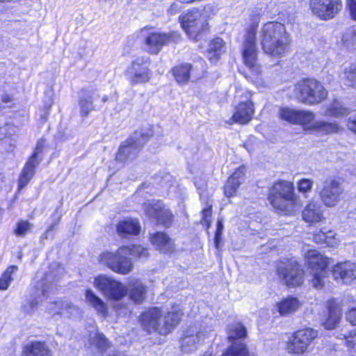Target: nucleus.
Instances as JSON below:
<instances>
[{"mask_svg": "<svg viewBox=\"0 0 356 356\" xmlns=\"http://www.w3.org/2000/svg\"><path fill=\"white\" fill-rule=\"evenodd\" d=\"M254 114V105L250 100L242 101L235 108L233 116L227 122L228 124L238 123L248 124L252 118Z\"/></svg>", "mask_w": 356, "mask_h": 356, "instance_id": "23", "label": "nucleus"}, {"mask_svg": "<svg viewBox=\"0 0 356 356\" xmlns=\"http://www.w3.org/2000/svg\"><path fill=\"white\" fill-rule=\"evenodd\" d=\"M33 225L28 220H20L16 225L15 234L19 236H25L31 229Z\"/></svg>", "mask_w": 356, "mask_h": 356, "instance_id": "48", "label": "nucleus"}, {"mask_svg": "<svg viewBox=\"0 0 356 356\" xmlns=\"http://www.w3.org/2000/svg\"><path fill=\"white\" fill-rule=\"evenodd\" d=\"M327 317L324 322V327L327 330L334 329L341 317V309L339 304L334 299L327 302Z\"/></svg>", "mask_w": 356, "mask_h": 356, "instance_id": "27", "label": "nucleus"}, {"mask_svg": "<svg viewBox=\"0 0 356 356\" xmlns=\"http://www.w3.org/2000/svg\"><path fill=\"white\" fill-rule=\"evenodd\" d=\"M151 59L147 56H138L134 60L127 69V76L131 85L147 83L152 78L149 68Z\"/></svg>", "mask_w": 356, "mask_h": 356, "instance_id": "14", "label": "nucleus"}, {"mask_svg": "<svg viewBox=\"0 0 356 356\" xmlns=\"http://www.w3.org/2000/svg\"><path fill=\"white\" fill-rule=\"evenodd\" d=\"M181 23L187 35L196 41L200 40L202 34L208 29V24L203 20L197 9L191 10L184 15Z\"/></svg>", "mask_w": 356, "mask_h": 356, "instance_id": "16", "label": "nucleus"}, {"mask_svg": "<svg viewBox=\"0 0 356 356\" xmlns=\"http://www.w3.org/2000/svg\"><path fill=\"white\" fill-rule=\"evenodd\" d=\"M310 7L312 13L321 19L333 18L341 9V0H312Z\"/></svg>", "mask_w": 356, "mask_h": 356, "instance_id": "19", "label": "nucleus"}, {"mask_svg": "<svg viewBox=\"0 0 356 356\" xmlns=\"http://www.w3.org/2000/svg\"><path fill=\"white\" fill-rule=\"evenodd\" d=\"M294 95L299 102L314 106L319 104L327 98V91L318 80L307 78L297 82Z\"/></svg>", "mask_w": 356, "mask_h": 356, "instance_id": "5", "label": "nucleus"}, {"mask_svg": "<svg viewBox=\"0 0 356 356\" xmlns=\"http://www.w3.org/2000/svg\"><path fill=\"white\" fill-rule=\"evenodd\" d=\"M42 148L43 142H38L33 154L26 162L20 174L18 181L19 189H22L25 187L33 177L35 174V169L40 161L38 159L37 156L38 154L42 152Z\"/></svg>", "mask_w": 356, "mask_h": 356, "instance_id": "20", "label": "nucleus"}, {"mask_svg": "<svg viewBox=\"0 0 356 356\" xmlns=\"http://www.w3.org/2000/svg\"><path fill=\"white\" fill-rule=\"evenodd\" d=\"M141 35L145 51L152 55H157L164 46L180 40V35L176 32H158L152 27L143 28Z\"/></svg>", "mask_w": 356, "mask_h": 356, "instance_id": "8", "label": "nucleus"}, {"mask_svg": "<svg viewBox=\"0 0 356 356\" xmlns=\"http://www.w3.org/2000/svg\"><path fill=\"white\" fill-rule=\"evenodd\" d=\"M202 217L203 219L205 221H207V218L210 217L211 215V205H210L209 207L204 209L202 211Z\"/></svg>", "mask_w": 356, "mask_h": 356, "instance_id": "54", "label": "nucleus"}, {"mask_svg": "<svg viewBox=\"0 0 356 356\" xmlns=\"http://www.w3.org/2000/svg\"><path fill=\"white\" fill-rule=\"evenodd\" d=\"M151 243L156 248L163 253L170 254L175 250L172 239L164 232H156L150 237Z\"/></svg>", "mask_w": 356, "mask_h": 356, "instance_id": "29", "label": "nucleus"}, {"mask_svg": "<svg viewBox=\"0 0 356 356\" xmlns=\"http://www.w3.org/2000/svg\"><path fill=\"white\" fill-rule=\"evenodd\" d=\"M222 230H223L222 222L221 220H218L217 222V228H216V232L215 238H214L215 245L217 249L219 248V245H220V243L221 241V236L222 234Z\"/></svg>", "mask_w": 356, "mask_h": 356, "instance_id": "50", "label": "nucleus"}, {"mask_svg": "<svg viewBox=\"0 0 356 356\" xmlns=\"http://www.w3.org/2000/svg\"><path fill=\"white\" fill-rule=\"evenodd\" d=\"M259 40L264 54L273 58H280L287 53L291 41L284 24L278 22L265 23L259 31Z\"/></svg>", "mask_w": 356, "mask_h": 356, "instance_id": "1", "label": "nucleus"}, {"mask_svg": "<svg viewBox=\"0 0 356 356\" xmlns=\"http://www.w3.org/2000/svg\"><path fill=\"white\" fill-rule=\"evenodd\" d=\"M145 211L148 216L156 219L157 222L168 227L172 225L173 215L167 208H165L161 202L156 204H145Z\"/></svg>", "mask_w": 356, "mask_h": 356, "instance_id": "21", "label": "nucleus"}, {"mask_svg": "<svg viewBox=\"0 0 356 356\" xmlns=\"http://www.w3.org/2000/svg\"><path fill=\"white\" fill-rule=\"evenodd\" d=\"M56 225V224L51 225L48 228L47 232H50V231L53 230L54 227V225Z\"/></svg>", "mask_w": 356, "mask_h": 356, "instance_id": "60", "label": "nucleus"}, {"mask_svg": "<svg viewBox=\"0 0 356 356\" xmlns=\"http://www.w3.org/2000/svg\"><path fill=\"white\" fill-rule=\"evenodd\" d=\"M246 335V329L242 323L237 322L230 325L227 330V338L233 343L222 356H256L248 351L246 345L241 341Z\"/></svg>", "mask_w": 356, "mask_h": 356, "instance_id": "10", "label": "nucleus"}, {"mask_svg": "<svg viewBox=\"0 0 356 356\" xmlns=\"http://www.w3.org/2000/svg\"><path fill=\"white\" fill-rule=\"evenodd\" d=\"M343 332L339 334L337 337L345 340L346 344L349 348H356V330L351 331L342 330Z\"/></svg>", "mask_w": 356, "mask_h": 356, "instance_id": "45", "label": "nucleus"}, {"mask_svg": "<svg viewBox=\"0 0 356 356\" xmlns=\"http://www.w3.org/2000/svg\"><path fill=\"white\" fill-rule=\"evenodd\" d=\"M225 51V43L220 38L211 40L207 51V57L212 62L218 60L222 54Z\"/></svg>", "mask_w": 356, "mask_h": 356, "instance_id": "37", "label": "nucleus"}, {"mask_svg": "<svg viewBox=\"0 0 356 356\" xmlns=\"http://www.w3.org/2000/svg\"><path fill=\"white\" fill-rule=\"evenodd\" d=\"M346 318L352 325H356V305L348 309Z\"/></svg>", "mask_w": 356, "mask_h": 356, "instance_id": "52", "label": "nucleus"}, {"mask_svg": "<svg viewBox=\"0 0 356 356\" xmlns=\"http://www.w3.org/2000/svg\"><path fill=\"white\" fill-rule=\"evenodd\" d=\"M51 289V284L49 281L48 275L45 277L37 284L35 287V293L34 294V300L31 302V307L38 305L46 300L49 293Z\"/></svg>", "mask_w": 356, "mask_h": 356, "instance_id": "34", "label": "nucleus"}, {"mask_svg": "<svg viewBox=\"0 0 356 356\" xmlns=\"http://www.w3.org/2000/svg\"><path fill=\"white\" fill-rule=\"evenodd\" d=\"M51 104H52V101L50 99L49 102H48V104H46V107L49 109L51 106Z\"/></svg>", "mask_w": 356, "mask_h": 356, "instance_id": "59", "label": "nucleus"}, {"mask_svg": "<svg viewBox=\"0 0 356 356\" xmlns=\"http://www.w3.org/2000/svg\"><path fill=\"white\" fill-rule=\"evenodd\" d=\"M183 314L182 309L179 305H173L165 312L161 309L158 333L161 335H166L172 332L179 324Z\"/></svg>", "mask_w": 356, "mask_h": 356, "instance_id": "17", "label": "nucleus"}, {"mask_svg": "<svg viewBox=\"0 0 356 356\" xmlns=\"http://www.w3.org/2000/svg\"><path fill=\"white\" fill-rule=\"evenodd\" d=\"M108 100V97L107 95H104L103 97H102V101L105 103Z\"/></svg>", "mask_w": 356, "mask_h": 356, "instance_id": "58", "label": "nucleus"}, {"mask_svg": "<svg viewBox=\"0 0 356 356\" xmlns=\"http://www.w3.org/2000/svg\"><path fill=\"white\" fill-rule=\"evenodd\" d=\"M140 232V225L136 219H127L118 222L117 232L121 237H127L131 235H138Z\"/></svg>", "mask_w": 356, "mask_h": 356, "instance_id": "32", "label": "nucleus"}, {"mask_svg": "<svg viewBox=\"0 0 356 356\" xmlns=\"http://www.w3.org/2000/svg\"><path fill=\"white\" fill-rule=\"evenodd\" d=\"M314 240L317 243H324L329 246H334L338 243L332 232H330L327 234L321 232L320 234L315 235Z\"/></svg>", "mask_w": 356, "mask_h": 356, "instance_id": "46", "label": "nucleus"}, {"mask_svg": "<svg viewBox=\"0 0 356 356\" xmlns=\"http://www.w3.org/2000/svg\"><path fill=\"white\" fill-rule=\"evenodd\" d=\"M129 256L137 258H147L148 250L141 245H127L119 248L115 252H106L100 254L99 262L106 265L113 272L121 275L129 273L134 268L131 259Z\"/></svg>", "mask_w": 356, "mask_h": 356, "instance_id": "2", "label": "nucleus"}, {"mask_svg": "<svg viewBox=\"0 0 356 356\" xmlns=\"http://www.w3.org/2000/svg\"><path fill=\"white\" fill-rule=\"evenodd\" d=\"M318 331L305 328L296 331L289 339L286 349L289 353L300 355L305 353L310 344L318 337Z\"/></svg>", "mask_w": 356, "mask_h": 356, "instance_id": "15", "label": "nucleus"}, {"mask_svg": "<svg viewBox=\"0 0 356 356\" xmlns=\"http://www.w3.org/2000/svg\"><path fill=\"white\" fill-rule=\"evenodd\" d=\"M22 356H51V353L44 343L35 341L25 347Z\"/></svg>", "mask_w": 356, "mask_h": 356, "instance_id": "36", "label": "nucleus"}, {"mask_svg": "<svg viewBox=\"0 0 356 356\" xmlns=\"http://www.w3.org/2000/svg\"><path fill=\"white\" fill-rule=\"evenodd\" d=\"M259 15L250 16L251 24L247 28L242 45V56L245 65L255 74H259L261 67L257 62L258 50L256 44V34L259 23Z\"/></svg>", "mask_w": 356, "mask_h": 356, "instance_id": "4", "label": "nucleus"}, {"mask_svg": "<svg viewBox=\"0 0 356 356\" xmlns=\"http://www.w3.org/2000/svg\"><path fill=\"white\" fill-rule=\"evenodd\" d=\"M347 127L349 130L356 134V114L348 118Z\"/></svg>", "mask_w": 356, "mask_h": 356, "instance_id": "53", "label": "nucleus"}, {"mask_svg": "<svg viewBox=\"0 0 356 356\" xmlns=\"http://www.w3.org/2000/svg\"><path fill=\"white\" fill-rule=\"evenodd\" d=\"M316 115L307 110H298L296 124L304 127L305 131L314 132L321 136L336 134L341 132L343 128L337 121H314Z\"/></svg>", "mask_w": 356, "mask_h": 356, "instance_id": "6", "label": "nucleus"}, {"mask_svg": "<svg viewBox=\"0 0 356 356\" xmlns=\"http://www.w3.org/2000/svg\"><path fill=\"white\" fill-rule=\"evenodd\" d=\"M127 287L130 299L135 303H142L146 298V286L141 281L138 280H131Z\"/></svg>", "mask_w": 356, "mask_h": 356, "instance_id": "31", "label": "nucleus"}, {"mask_svg": "<svg viewBox=\"0 0 356 356\" xmlns=\"http://www.w3.org/2000/svg\"><path fill=\"white\" fill-rule=\"evenodd\" d=\"M152 135V131L149 129L136 131L129 138L121 143L116 153V161L120 163H126L135 159Z\"/></svg>", "mask_w": 356, "mask_h": 356, "instance_id": "7", "label": "nucleus"}, {"mask_svg": "<svg viewBox=\"0 0 356 356\" xmlns=\"http://www.w3.org/2000/svg\"><path fill=\"white\" fill-rule=\"evenodd\" d=\"M17 266H11L7 268L0 278V289L6 290L13 280V275L17 271Z\"/></svg>", "mask_w": 356, "mask_h": 356, "instance_id": "41", "label": "nucleus"}, {"mask_svg": "<svg viewBox=\"0 0 356 356\" xmlns=\"http://www.w3.org/2000/svg\"><path fill=\"white\" fill-rule=\"evenodd\" d=\"M313 181L309 179H302L298 183V189L300 193H307L312 191Z\"/></svg>", "mask_w": 356, "mask_h": 356, "instance_id": "49", "label": "nucleus"}, {"mask_svg": "<svg viewBox=\"0 0 356 356\" xmlns=\"http://www.w3.org/2000/svg\"><path fill=\"white\" fill-rule=\"evenodd\" d=\"M86 302L99 315L105 318L108 314L106 304L92 289H87L85 293Z\"/></svg>", "mask_w": 356, "mask_h": 356, "instance_id": "33", "label": "nucleus"}, {"mask_svg": "<svg viewBox=\"0 0 356 356\" xmlns=\"http://www.w3.org/2000/svg\"><path fill=\"white\" fill-rule=\"evenodd\" d=\"M302 218L310 224L322 221L324 218L321 204L316 201L310 202L302 211Z\"/></svg>", "mask_w": 356, "mask_h": 356, "instance_id": "30", "label": "nucleus"}, {"mask_svg": "<svg viewBox=\"0 0 356 356\" xmlns=\"http://www.w3.org/2000/svg\"><path fill=\"white\" fill-rule=\"evenodd\" d=\"M179 1L181 3H191V2L194 1L195 0H179Z\"/></svg>", "mask_w": 356, "mask_h": 356, "instance_id": "57", "label": "nucleus"}, {"mask_svg": "<svg viewBox=\"0 0 356 356\" xmlns=\"http://www.w3.org/2000/svg\"><path fill=\"white\" fill-rule=\"evenodd\" d=\"M91 344L95 346L100 350H104L108 347V341L103 334L95 333L91 337Z\"/></svg>", "mask_w": 356, "mask_h": 356, "instance_id": "47", "label": "nucleus"}, {"mask_svg": "<svg viewBox=\"0 0 356 356\" xmlns=\"http://www.w3.org/2000/svg\"><path fill=\"white\" fill-rule=\"evenodd\" d=\"M300 306L297 298L289 296L277 302L276 307L281 316H286L296 312Z\"/></svg>", "mask_w": 356, "mask_h": 356, "instance_id": "35", "label": "nucleus"}, {"mask_svg": "<svg viewBox=\"0 0 356 356\" xmlns=\"http://www.w3.org/2000/svg\"><path fill=\"white\" fill-rule=\"evenodd\" d=\"M297 113L298 110L289 107H282L278 111V115L280 119L293 124H296Z\"/></svg>", "mask_w": 356, "mask_h": 356, "instance_id": "42", "label": "nucleus"}, {"mask_svg": "<svg viewBox=\"0 0 356 356\" xmlns=\"http://www.w3.org/2000/svg\"><path fill=\"white\" fill-rule=\"evenodd\" d=\"M346 7L350 18L356 21V0H346Z\"/></svg>", "mask_w": 356, "mask_h": 356, "instance_id": "51", "label": "nucleus"}, {"mask_svg": "<svg viewBox=\"0 0 356 356\" xmlns=\"http://www.w3.org/2000/svg\"><path fill=\"white\" fill-rule=\"evenodd\" d=\"M94 286L112 300H120L127 294V287L111 277L101 275L95 278Z\"/></svg>", "mask_w": 356, "mask_h": 356, "instance_id": "12", "label": "nucleus"}, {"mask_svg": "<svg viewBox=\"0 0 356 356\" xmlns=\"http://www.w3.org/2000/svg\"><path fill=\"white\" fill-rule=\"evenodd\" d=\"M209 335L205 328L202 329L197 325L188 327L183 334L181 339V349L184 353H191L195 350L199 344Z\"/></svg>", "mask_w": 356, "mask_h": 356, "instance_id": "18", "label": "nucleus"}, {"mask_svg": "<svg viewBox=\"0 0 356 356\" xmlns=\"http://www.w3.org/2000/svg\"><path fill=\"white\" fill-rule=\"evenodd\" d=\"M13 101V97L8 95V94H4L3 96H2V102L5 104H8V103H10L11 102Z\"/></svg>", "mask_w": 356, "mask_h": 356, "instance_id": "55", "label": "nucleus"}, {"mask_svg": "<svg viewBox=\"0 0 356 356\" xmlns=\"http://www.w3.org/2000/svg\"><path fill=\"white\" fill-rule=\"evenodd\" d=\"M161 317V308L153 307L143 312L140 316V322L143 328L147 332H157L159 318Z\"/></svg>", "mask_w": 356, "mask_h": 356, "instance_id": "24", "label": "nucleus"}, {"mask_svg": "<svg viewBox=\"0 0 356 356\" xmlns=\"http://www.w3.org/2000/svg\"><path fill=\"white\" fill-rule=\"evenodd\" d=\"M342 41L343 46L349 50L356 49V29L350 27L343 35Z\"/></svg>", "mask_w": 356, "mask_h": 356, "instance_id": "40", "label": "nucleus"}, {"mask_svg": "<svg viewBox=\"0 0 356 356\" xmlns=\"http://www.w3.org/2000/svg\"><path fill=\"white\" fill-rule=\"evenodd\" d=\"M63 300H56L49 303L47 311L55 318H63Z\"/></svg>", "mask_w": 356, "mask_h": 356, "instance_id": "43", "label": "nucleus"}, {"mask_svg": "<svg viewBox=\"0 0 356 356\" xmlns=\"http://www.w3.org/2000/svg\"><path fill=\"white\" fill-rule=\"evenodd\" d=\"M305 259L310 269L313 286L316 289H321L324 285V279L327 273L326 268L328 265L327 257L315 250H310L307 252Z\"/></svg>", "mask_w": 356, "mask_h": 356, "instance_id": "11", "label": "nucleus"}, {"mask_svg": "<svg viewBox=\"0 0 356 356\" xmlns=\"http://www.w3.org/2000/svg\"><path fill=\"white\" fill-rule=\"evenodd\" d=\"M268 201L279 213L290 215L294 213L297 207V199L294 194L292 182L279 180L270 188Z\"/></svg>", "mask_w": 356, "mask_h": 356, "instance_id": "3", "label": "nucleus"}, {"mask_svg": "<svg viewBox=\"0 0 356 356\" xmlns=\"http://www.w3.org/2000/svg\"><path fill=\"white\" fill-rule=\"evenodd\" d=\"M333 277L346 284L356 280V264L349 261L338 263L332 267Z\"/></svg>", "mask_w": 356, "mask_h": 356, "instance_id": "22", "label": "nucleus"}, {"mask_svg": "<svg viewBox=\"0 0 356 356\" xmlns=\"http://www.w3.org/2000/svg\"><path fill=\"white\" fill-rule=\"evenodd\" d=\"M277 273L289 287L300 286L303 283L304 271L301 266L293 259L281 261L277 267Z\"/></svg>", "mask_w": 356, "mask_h": 356, "instance_id": "13", "label": "nucleus"}, {"mask_svg": "<svg viewBox=\"0 0 356 356\" xmlns=\"http://www.w3.org/2000/svg\"><path fill=\"white\" fill-rule=\"evenodd\" d=\"M204 356H211V354L209 352L204 353Z\"/></svg>", "mask_w": 356, "mask_h": 356, "instance_id": "61", "label": "nucleus"}, {"mask_svg": "<svg viewBox=\"0 0 356 356\" xmlns=\"http://www.w3.org/2000/svg\"><path fill=\"white\" fill-rule=\"evenodd\" d=\"M349 113L350 109L345 106L344 103L336 99L325 106L322 115L327 118L340 119L348 115Z\"/></svg>", "mask_w": 356, "mask_h": 356, "instance_id": "28", "label": "nucleus"}, {"mask_svg": "<svg viewBox=\"0 0 356 356\" xmlns=\"http://www.w3.org/2000/svg\"><path fill=\"white\" fill-rule=\"evenodd\" d=\"M344 191L343 181L340 178L328 177L319 189V197L325 207H334L343 199Z\"/></svg>", "mask_w": 356, "mask_h": 356, "instance_id": "9", "label": "nucleus"}, {"mask_svg": "<svg viewBox=\"0 0 356 356\" xmlns=\"http://www.w3.org/2000/svg\"><path fill=\"white\" fill-rule=\"evenodd\" d=\"M245 172L246 170L245 166L241 165L228 178L224 187V193L225 196L229 197L236 195L240 185L245 180Z\"/></svg>", "mask_w": 356, "mask_h": 356, "instance_id": "25", "label": "nucleus"}, {"mask_svg": "<svg viewBox=\"0 0 356 356\" xmlns=\"http://www.w3.org/2000/svg\"><path fill=\"white\" fill-rule=\"evenodd\" d=\"M97 97H99V95L95 89L91 88L81 91L79 100L81 117H87L91 111L95 110V108L93 102Z\"/></svg>", "mask_w": 356, "mask_h": 356, "instance_id": "26", "label": "nucleus"}, {"mask_svg": "<svg viewBox=\"0 0 356 356\" xmlns=\"http://www.w3.org/2000/svg\"><path fill=\"white\" fill-rule=\"evenodd\" d=\"M63 318L76 319L81 316V310L68 300H63Z\"/></svg>", "mask_w": 356, "mask_h": 356, "instance_id": "39", "label": "nucleus"}, {"mask_svg": "<svg viewBox=\"0 0 356 356\" xmlns=\"http://www.w3.org/2000/svg\"><path fill=\"white\" fill-rule=\"evenodd\" d=\"M343 79L348 86L356 88V64H352L345 68Z\"/></svg>", "mask_w": 356, "mask_h": 356, "instance_id": "44", "label": "nucleus"}, {"mask_svg": "<svg viewBox=\"0 0 356 356\" xmlns=\"http://www.w3.org/2000/svg\"><path fill=\"white\" fill-rule=\"evenodd\" d=\"M195 184L197 186L198 190L201 191H205L207 184L204 182H202L200 184H198L197 181H195Z\"/></svg>", "mask_w": 356, "mask_h": 356, "instance_id": "56", "label": "nucleus"}, {"mask_svg": "<svg viewBox=\"0 0 356 356\" xmlns=\"http://www.w3.org/2000/svg\"><path fill=\"white\" fill-rule=\"evenodd\" d=\"M191 69V65L188 63L179 65L172 69L173 75L179 84L188 83Z\"/></svg>", "mask_w": 356, "mask_h": 356, "instance_id": "38", "label": "nucleus"}]
</instances>
